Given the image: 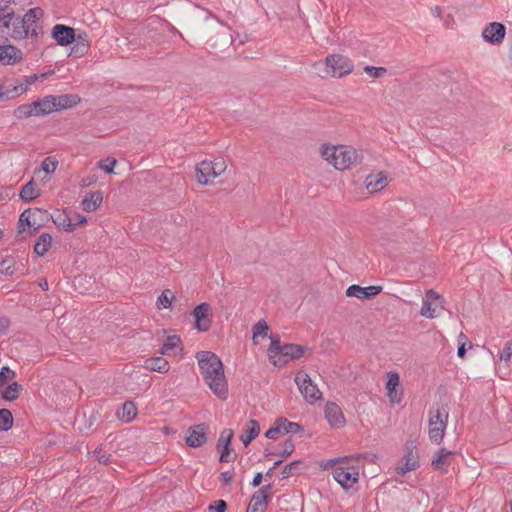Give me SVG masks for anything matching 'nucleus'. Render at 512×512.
<instances>
[{"label": "nucleus", "instance_id": "53", "mask_svg": "<svg viewBox=\"0 0 512 512\" xmlns=\"http://www.w3.org/2000/svg\"><path fill=\"white\" fill-rule=\"evenodd\" d=\"M115 164H116V160L115 159L107 158L106 160L100 162V167L105 172L111 173L113 171V168H114Z\"/></svg>", "mask_w": 512, "mask_h": 512}, {"label": "nucleus", "instance_id": "61", "mask_svg": "<svg viewBox=\"0 0 512 512\" xmlns=\"http://www.w3.org/2000/svg\"><path fill=\"white\" fill-rule=\"evenodd\" d=\"M347 288L356 289V288H382V287L380 285L361 286V285H358V284H351Z\"/></svg>", "mask_w": 512, "mask_h": 512}, {"label": "nucleus", "instance_id": "46", "mask_svg": "<svg viewBox=\"0 0 512 512\" xmlns=\"http://www.w3.org/2000/svg\"><path fill=\"white\" fill-rule=\"evenodd\" d=\"M364 71L366 74H368L372 78H381L387 72L385 67H381V66L375 67V66H370V65H366L364 67Z\"/></svg>", "mask_w": 512, "mask_h": 512}, {"label": "nucleus", "instance_id": "17", "mask_svg": "<svg viewBox=\"0 0 512 512\" xmlns=\"http://www.w3.org/2000/svg\"><path fill=\"white\" fill-rule=\"evenodd\" d=\"M207 440V426L199 424L191 427L186 436V443L190 447H200Z\"/></svg>", "mask_w": 512, "mask_h": 512}, {"label": "nucleus", "instance_id": "54", "mask_svg": "<svg viewBox=\"0 0 512 512\" xmlns=\"http://www.w3.org/2000/svg\"><path fill=\"white\" fill-rule=\"evenodd\" d=\"M69 213H70V215H71V220H72V222H74V223H75V228H76L78 225H81V224H84V223H86V222H87V219H86V217H85V216H83V215H81V214H79V213H77V212H72V211H70Z\"/></svg>", "mask_w": 512, "mask_h": 512}, {"label": "nucleus", "instance_id": "43", "mask_svg": "<svg viewBox=\"0 0 512 512\" xmlns=\"http://www.w3.org/2000/svg\"><path fill=\"white\" fill-rule=\"evenodd\" d=\"M15 272V260L13 258H6L0 262V273L6 276H11Z\"/></svg>", "mask_w": 512, "mask_h": 512}, {"label": "nucleus", "instance_id": "19", "mask_svg": "<svg viewBox=\"0 0 512 512\" xmlns=\"http://www.w3.org/2000/svg\"><path fill=\"white\" fill-rule=\"evenodd\" d=\"M22 59V52L13 45H0V63L13 65Z\"/></svg>", "mask_w": 512, "mask_h": 512}, {"label": "nucleus", "instance_id": "29", "mask_svg": "<svg viewBox=\"0 0 512 512\" xmlns=\"http://www.w3.org/2000/svg\"><path fill=\"white\" fill-rule=\"evenodd\" d=\"M449 412L445 404L435 403L429 410V419L436 422L448 424Z\"/></svg>", "mask_w": 512, "mask_h": 512}, {"label": "nucleus", "instance_id": "49", "mask_svg": "<svg viewBox=\"0 0 512 512\" xmlns=\"http://www.w3.org/2000/svg\"><path fill=\"white\" fill-rule=\"evenodd\" d=\"M512 357V341H507L503 350L499 354L500 361L508 363Z\"/></svg>", "mask_w": 512, "mask_h": 512}, {"label": "nucleus", "instance_id": "36", "mask_svg": "<svg viewBox=\"0 0 512 512\" xmlns=\"http://www.w3.org/2000/svg\"><path fill=\"white\" fill-rule=\"evenodd\" d=\"M20 198L25 202H30L40 196L39 190H36L33 180L26 183L20 191Z\"/></svg>", "mask_w": 512, "mask_h": 512}, {"label": "nucleus", "instance_id": "22", "mask_svg": "<svg viewBox=\"0 0 512 512\" xmlns=\"http://www.w3.org/2000/svg\"><path fill=\"white\" fill-rule=\"evenodd\" d=\"M365 184L370 193L378 192L387 185V176L384 172L370 174L366 177Z\"/></svg>", "mask_w": 512, "mask_h": 512}, {"label": "nucleus", "instance_id": "64", "mask_svg": "<svg viewBox=\"0 0 512 512\" xmlns=\"http://www.w3.org/2000/svg\"><path fill=\"white\" fill-rule=\"evenodd\" d=\"M431 12H432L433 16L441 17L442 10L439 6H435L434 8H432Z\"/></svg>", "mask_w": 512, "mask_h": 512}, {"label": "nucleus", "instance_id": "39", "mask_svg": "<svg viewBox=\"0 0 512 512\" xmlns=\"http://www.w3.org/2000/svg\"><path fill=\"white\" fill-rule=\"evenodd\" d=\"M20 390L21 385H19L17 382H13L2 391V397L5 400L13 401L18 398Z\"/></svg>", "mask_w": 512, "mask_h": 512}, {"label": "nucleus", "instance_id": "27", "mask_svg": "<svg viewBox=\"0 0 512 512\" xmlns=\"http://www.w3.org/2000/svg\"><path fill=\"white\" fill-rule=\"evenodd\" d=\"M429 425V438L433 443L440 444L443 440L445 431H446V424L444 422H436L432 420H428Z\"/></svg>", "mask_w": 512, "mask_h": 512}, {"label": "nucleus", "instance_id": "48", "mask_svg": "<svg viewBox=\"0 0 512 512\" xmlns=\"http://www.w3.org/2000/svg\"><path fill=\"white\" fill-rule=\"evenodd\" d=\"M57 165H58V162L54 158L47 157L43 160V162L41 164V168L45 173L50 174V173L55 172Z\"/></svg>", "mask_w": 512, "mask_h": 512}, {"label": "nucleus", "instance_id": "59", "mask_svg": "<svg viewBox=\"0 0 512 512\" xmlns=\"http://www.w3.org/2000/svg\"><path fill=\"white\" fill-rule=\"evenodd\" d=\"M220 478L225 483H230L232 481V474L228 471L221 473Z\"/></svg>", "mask_w": 512, "mask_h": 512}, {"label": "nucleus", "instance_id": "58", "mask_svg": "<svg viewBox=\"0 0 512 512\" xmlns=\"http://www.w3.org/2000/svg\"><path fill=\"white\" fill-rule=\"evenodd\" d=\"M262 479H263L262 473H257L252 480V483H251L252 486H254V487L259 486L262 482Z\"/></svg>", "mask_w": 512, "mask_h": 512}, {"label": "nucleus", "instance_id": "12", "mask_svg": "<svg viewBox=\"0 0 512 512\" xmlns=\"http://www.w3.org/2000/svg\"><path fill=\"white\" fill-rule=\"evenodd\" d=\"M23 21L24 20H22V17L17 16L13 11V16L11 18L7 17L6 19L0 22L2 23L3 27L7 29L11 28L10 35L12 38L24 39L28 35H30V33L26 29V26L24 25Z\"/></svg>", "mask_w": 512, "mask_h": 512}, {"label": "nucleus", "instance_id": "47", "mask_svg": "<svg viewBox=\"0 0 512 512\" xmlns=\"http://www.w3.org/2000/svg\"><path fill=\"white\" fill-rule=\"evenodd\" d=\"M213 165L215 178L223 174L227 168L226 162L222 157H217L211 161Z\"/></svg>", "mask_w": 512, "mask_h": 512}, {"label": "nucleus", "instance_id": "51", "mask_svg": "<svg viewBox=\"0 0 512 512\" xmlns=\"http://www.w3.org/2000/svg\"><path fill=\"white\" fill-rule=\"evenodd\" d=\"M300 463V461H293L284 466L281 472L282 478H288L289 476H291L293 474V471L298 468Z\"/></svg>", "mask_w": 512, "mask_h": 512}, {"label": "nucleus", "instance_id": "11", "mask_svg": "<svg viewBox=\"0 0 512 512\" xmlns=\"http://www.w3.org/2000/svg\"><path fill=\"white\" fill-rule=\"evenodd\" d=\"M506 35V28L500 22H491L482 31L483 39L491 45H499Z\"/></svg>", "mask_w": 512, "mask_h": 512}, {"label": "nucleus", "instance_id": "40", "mask_svg": "<svg viewBox=\"0 0 512 512\" xmlns=\"http://www.w3.org/2000/svg\"><path fill=\"white\" fill-rule=\"evenodd\" d=\"M380 291L381 290H346V296L364 300L377 295Z\"/></svg>", "mask_w": 512, "mask_h": 512}, {"label": "nucleus", "instance_id": "30", "mask_svg": "<svg viewBox=\"0 0 512 512\" xmlns=\"http://www.w3.org/2000/svg\"><path fill=\"white\" fill-rule=\"evenodd\" d=\"M137 415V407L132 401H127L117 412V417L124 423H130Z\"/></svg>", "mask_w": 512, "mask_h": 512}, {"label": "nucleus", "instance_id": "2", "mask_svg": "<svg viewBox=\"0 0 512 512\" xmlns=\"http://www.w3.org/2000/svg\"><path fill=\"white\" fill-rule=\"evenodd\" d=\"M374 455L357 454L337 457L321 463L324 470H331L335 481L345 490L352 488L359 481L361 459L373 460Z\"/></svg>", "mask_w": 512, "mask_h": 512}, {"label": "nucleus", "instance_id": "35", "mask_svg": "<svg viewBox=\"0 0 512 512\" xmlns=\"http://www.w3.org/2000/svg\"><path fill=\"white\" fill-rule=\"evenodd\" d=\"M181 345V339L179 336H176V335H172V336H168L162 346V348L160 349V353L162 355H167V356H170V355H173L175 354L174 353V350L178 349Z\"/></svg>", "mask_w": 512, "mask_h": 512}, {"label": "nucleus", "instance_id": "44", "mask_svg": "<svg viewBox=\"0 0 512 512\" xmlns=\"http://www.w3.org/2000/svg\"><path fill=\"white\" fill-rule=\"evenodd\" d=\"M170 290H164L163 293L157 299V307L161 308H169L174 300V295L169 293Z\"/></svg>", "mask_w": 512, "mask_h": 512}, {"label": "nucleus", "instance_id": "41", "mask_svg": "<svg viewBox=\"0 0 512 512\" xmlns=\"http://www.w3.org/2000/svg\"><path fill=\"white\" fill-rule=\"evenodd\" d=\"M13 424L12 413L7 409L0 410V430L8 431Z\"/></svg>", "mask_w": 512, "mask_h": 512}, {"label": "nucleus", "instance_id": "26", "mask_svg": "<svg viewBox=\"0 0 512 512\" xmlns=\"http://www.w3.org/2000/svg\"><path fill=\"white\" fill-rule=\"evenodd\" d=\"M453 452L447 450L446 448H440L435 457L432 460V466L435 470L446 471L448 465L450 464V458L452 457Z\"/></svg>", "mask_w": 512, "mask_h": 512}, {"label": "nucleus", "instance_id": "52", "mask_svg": "<svg viewBox=\"0 0 512 512\" xmlns=\"http://www.w3.org/2000/svg\"><path fill=\"white\" fill-rule=\"evenodd\" d=\"M227 505L224 500H218L214 502L213 504L209 505V511L210 512H224Z\"/></svg>", "mask_w": 512, "mask_h": 512}, {"label": "nucleus", "instance_id": "28", "mask_svg": "<svg viewBox=\"0 0 512 512\" xmlns=\"http://www.w3.org/2000/svg\"><path fill=\"white\" fill-rule=\"evenodd\" d=\"M32 103L35 110V116L47 115L55 111V103L52 100V95L46 96L43 99Z\"/></svg>", "mask_w": 512, "mask_h": 512}, {"label": "nucleus", "instance_id": "4", "mask_svg": "<svg viewBox=\"0 0 512 512\" xmlns=\"http://www.w3.org/2000/svg\"><path fill=\"white\" fill-rule=\"evenodd\" d=\"M313 67L322 78H341L350 74L354 69L352 60L341 54L328 55L324 61L315 62Z\"/></svg>", "mask_w": 512, "mask_h": 512}, {"label": "nucleus", "instance_id": "38", "mask_svg": "<svg viewBox=\"0 0 512 512\" xmlns=\"http://www.w3.org/2000/svg\"><path fill=\"white\" fill-rule=\"evenodd\" d=\"M252 339L255 345L259 344V338H265L269 332V326L265 320H259L252 328Z\"/></svg>", "mask_w": 512, "mask_h": 512}, {"label": "nucleus", "instance_id": "62", "mask_svg": "<svg viewBox=\"0 0 512 512\" xmlns=\"http://www.w3.org/2000/svg\"><path fill=\"white\" fill-rule=\"evenodd\" d=\"M282 463V459L277 460L274 465L267 471L266 476L270 477L273 471Z\"/></svg>", "mask_w": 512, "mask_h": 512}, {"label": "nucleus", "instance_id": "8", "mask_svg": "<svg viewBox=\"0 0 512 512\" xmlns=\"http://www.w3.org/2000/svg\"><path fill=\"white\" fill-rule=\"evenodd\" d=\"M302 430V427L296 422H290L286 418H278L273 426L265 433L268 439L276 440L285 434H296Z\"/></svg>", "mask_w": 512, "mask_h": 512}, {"label": "nucleus", "instance_id": "16", "mask_svg": "<svg viewBox=\"0 0 512 512\" xmlns=\"http://www.w3.org/2000/svg\"><path fill=\"white\" fill-rule=\"evenodd\" d=\"M325 417L333 428H341L346 424V420L341 408L335 403H327L325 406Z\"/></svg>", "mask_w": 512, "mask_h": 512}, {"label": "nucleus", "instance_id": "7", "mask_svg": "<svg viewBox=\"0 0 512 512\" xmlns=\"http://www.w3.org/2000/svg\"><path fill=\"white\" fill-rule=\"evenodd\" d=\"M443 303L444 300L440 294L435 290H428L423 298L420 313L427 318L437 317L444 309Z\"/></svg>", "mask_w": 512, "mask_h": 512}, {"label": "nucleus", "instance_id": "15", "mask_svg": "<svg viewBox=\"0 0 512 512\" xmlns=\"http://www.w3.org/2000/svg\"><path fill=\"white\" fill-rule=\"evenodd\" d=\"M52 37L56 40L60 46H66L74 43L75 41V30L72 27L57 24L52 29Z\"/></svg>", "mask_w": 512, "mask_h": 512}, {"label": "nucleus", "instance_id": "18", "mask_svg": "<svg viewBox=\"0 0 512 512\" xmlns=\"http://www.w3.org/2000/svg\"><path fill=\"white\" fill-rule=\"evenodd\" d=\"M233 438V431L231 429H224L217 442V449L221 451L220 461H230V444Z\"/></svg>", "mask_w": 512, "mask_h": 512}, {"label": "nucleus", "instance_id": "57", "mask_svg": "<svg viewBox=\"0 0 512 512\" xmlns=\"http://www.w3.org/2000/svg\"><path fill=\"white\" fill-rule=\"evenodd\" d=\"M455 23L454 16L452 14H448L444 18V24L446 27H451Z\"/></svg>", "mask_w": 512, "mask_h": 512}, {"label": "nucleus", "instance_id": "24", "mask_svg": "<svg viewBox=\"0 0 512 512\" xmlns=\"http://www.w3.org/2000/svg\"><path fill=\"white\" fill-rule=\"evenodd\" d=\"M143 367L158 373H167L170 369L169 362L160 356L145 359Z\"/></svg>", "mask_w": 512, "mask_h": 512}, {"label": "nucleus", "instance_id": "23", "mask_svg": "<svg viewBox=\"0 0 512 512\" xmlns=\"http://www.w3.org/2000/svg\"><path fill=\"white\" fill-rule=\"evenodd\" d=\"M52 100L55 103V111H60L76 106L80 102V97L77 94H63L52 96Z\"/></svg>", "mask_w": 512, "mask_h": 512}, {"label": "nucleus", "instance_id": "10", "mask_svg": "<svg viewBox=\"0 0 512 512\" xmlns=\"http://www.w3.org/2000/svg\"><path fill=\"white\" fill-rule=\"evenodd\" d=\"M43 15V10L39 7H35L29 9L26 12V14L22 17L26 29L30 33V36L33 38H37L38 35L42 33V26L40 20L43 17Z\"/></svg>", "mask_w": 512, "mask_h": 512}, {"label": "nucleus", "instance_id": "63", "mask_svg": "<svg viewBox=\"0 0 512 512\" xmlns=\"http://www.w3.org/2000/svg\"><path fill=\"white\" fill-rule=\"evenodd\" d=\"M38 287L39 288H48V281L46 278H39L38 279Z\"/></svg>", "mask_w": 512, "mask_h": 512}, {"label": "nucleus", "instance_id": "55", "mask_svg": "<svg viewBox=\"0 0 512 512\" xmlns=\"http://www.w3.org/2000/svg\"><path fill=\"white\" fill-rule=\"evenodd\" d=\"M10 326V321L5 316H0V335H3L6 333Z\"/></svg>", "mask_w": 512, "mask_h": 512}, {"label": "nucleus", "instance_id": "37", "mask_svg": "<svg viewBox=\"0 0 512 512\" xmlns=\"http://www.w3.org/2000/svg\"><path fill=\"white\" fill-rule=\"evenodd\" d=\"M403 463L398 467L399 474H405L409 471H412L416 467V460L413 455L412 449L407 446V452L403 458Z\"/></svg>", "mask_w": 512, "mask_h": 512}, {"label": "nucleus", "instance_id": "6", "mask_svg": "<svg viewBox=\"0 0 512 512\" xmlns=\"http://www.w3.org/2000/svg\"><path fill=\"white\" fill-rule=\"evenodd\" d=\"M295 383L307 402L314 403L321 399V391L306 372L299 371L295 376Z\"/></svg>", "mask_w": 512, "mask_h": 512}, {"label": "nucleus", "instance_id": "60", "mask_svg": "<svg viewBox=\"0 0 512 512\" xmlns=\"http://www.w3.org/2000/svg\"><path fill=\"white\" fill-rule=\"evenodd\" d=\"M466 350H465V342H462L461 345L458 347L457 355L460 358H463L465 356Z\"/></svg>", "mask_w": 512, "mask_h": 512}, {"label": "nucleus", "instance_id": "5", "mask_svg": "<svg viewBox=\"0 0 512 512\" xmlns=\"http://www.w3.org/2000/svg\"><path fill=\"white\" fill-rule=\"evenodd\" d=\"M271 344L268 348L269 360L275 366H283L290 360L299 359L303 356L306 347L297 344L281 345L280 340L276 336H271Z\"/></svg>", "mask_w": 512, "mask_h": 512}, {"label": "nucleus", "instance_id": "25", "mask_svg": "<svg viewBox=\"0 0 512 512\" xmlns=\"http://www.w3.org/2000/svg\"><path fill=\"white\" fill-rule=\"evenodd\" d=\"M260 425L259 423L251 419L247 422L245 429L243 430L240 440L244 444V446H248L260 433Z\"/></svg>", "mask_w": 512, "mask_h": 512}, {"label": "nucleus", "instance_id": "50", "mask_svg": "<svg viewBox=\"0 0 512 512\" xmlns=\"http://www.w3.org/2000/svg\"><path fill=\"white\" fill-rule=\"evenodd\" d=\"M294 449V442L291 439H288L284 442L282 450L278 453V455L287 458L293 453Z\"/></svg>", "mask_w": 512, "mask_h": 512}, {"label": "nucleus", "instance_id": "42", "mask_svg": "<svg viewBox=\"0 0 512 512\" xmlns=\"http://www.w3.org/2000/svg\"><path fill=\"white\" fill-rule=\"evenodd\" d=\"M14 113L18 119H25L31 116H35L33 103L20 105L17 107Z\"/></svg>", "mask_w": 512, "mask_h": 512}, {"label": "nucleus", "instance_id": "31", "mask_svg": "<svg viewBox=\"0 0 512 512\" xmlns=\"http://www.w3.org/2000/svg\"><path fill=\"white\" fill-rule=\"evenodd\" d=\"M103 200L102 193L100 191H96L91 193L89 196L85 197L82 200V208L86 212L95 211Z\"/></svg>", "mask_w": 512, "mask_h": 512}, {"label": "nucleus", "instance_id": "9", "mask_svg": "<svg viewBox=\"0 0 512 512\" xmlns=\"http://www.w3.org/2000/svg\"><path fill=\"white\" fill-rule=\"evenodd\" d=\"M385 388L387 397L392 405L400 404L403 399V389L400 383V376L397 372L389 371L386 374Z\"/></svg>", "mask_w": 512, "mask_h": 512}, {"label": "nucleus", "instance_id": "20", "mask_svg": "<svg viewBox=\"0 0 512 512\" xmlns=\"http://www.w3.org/2000/svg\"><path fill=\"white\" fill-rule=\"evenodd\" d=\"M209 312H210V306L207 303H202L194 309L193 315H194L196 327L198 330L207 331L209 329V327H210V320L208 319Z\"/></svg>", "mask_w": 512, "mask_h": 512}, {"label": "nucleus", "instance_id": "1", "mask_svg": "<svg viewBox=\"0 0 512 512\" xmlns=\"http://www.w3.org/2000/svg\"><path fill=\"white\" fill-rule=\"evenodd\" d=\"M198 366L205 384L220 400L228 397V382L221 359L213 352L200 351L196 354Z\"/></svg>", "mask_w": 512, "mask_h": 512}, {"label": "nucleus", "instance_id": "13", "mask_svg": "<svg viewBox=\"0 0 512 512\" xmlns=\"http://www.w3.org/2000/svg\"><path fill=\"white\" fill-rule=\"evenodd\" d=\"M46 215V212L39 208L27 209L23 211L19 217L18 233H22L25 227H31L34 231L41 228L42 224L37 219H31L32 216Z\"/></svg>", "mask_w": 512, "mask_h": 512}, {"label": "nucleus", "instance_id": "21", "mask_svg": "<svg viewBox=\"0 0 512 512\" xmlns=\"http://www.w3.org/2000/svg\"><path fill=\"white\" fill-rule=\"evenodd\" d=\"M197 181L202 185H208L215 179L213 165L211 161L204 160L196 167Z\"/></svg>", "mask_w": 512, "mask_h": 512}, {"label": "nucleus", "instance_id": "33", "mask_svg": "<svg viewBox=\"0 0 512 512\" xmlns=\"http://www.w3.org/2000/svg\"><path fill=\"white\" fill-rule=\"evenodd\" d=\"M53 221L57 227L66 232H72L75 230V223L72 222L71 215L67 211L57 214Z\"/></svg>", "mask_w": 512, "mask_h": 512}, {"label": "nucleus", "instance_id": "34", "mask_svg": "<svg viewBox=\"0 0 512 512\" xmlns=\"http://www.w3.org/2000/svg\"><path fill=\"white\" fill-rule=\"evenodd\" d=\"M52 237L48 233H42L34 245V252L38 256H44L51 247Z\"/></svg>", "mask_w": 512, "mask_h": 512}, {"label": "nucleus", "instance_id": "14", "mask_svg": "<svg viewBox=\"0 0 512 512\" xmlns=\"http://www.w3.org/2000/svg\"><path fill=\"white\" fill-rule=\"evenodd\" d=\"M271 485L263 486L251 498L247 507V512H265L267 509L268 494L271 491Z\"/></svg>", "mask_w": 512, "mask_h": 512}, {"label": "nucleus", "instance_id": "3", "mask_svg": "<svg viewBox=\"0 0 512 512\" xmlns=\"http://www.w3.org/2000/svg\"><path fill=\"white\" fill-rule=\"evenodd\" d=\"M321 156L338 170H345L360 164L363 160L361 151L350 146L322 145Z\"/></svg>", "mask_w": 512, "mask_h": 512}, {"label": "nucleus", "instance_id": "45", "mask_svg": "<svg viewBox=\"0 0 512 512\" xmlns=\"http://www.w3.org/2000/svg\"><path fill=\"white\" fill-rule=\"evenodd\" d=\"M12 0H0V21L13 16Z\"/></svg>", "mask_w": 512, "mask_h": 512}, {"label": "nucleus", "instance_id": "56", "mask_svg": "<svg viewBox=\"0 0 512 512\" xmlns=\"http://www.w3.org/2000/svg\"><path fill=\"white\" fill-rule=\"evenodd\" d=\"M14 372L10 370L8 367H2L0 370V382L6 381L7 378L13 377Z\"/></svg>", "mask_w": 512, "mask_h": 512}, {"label": "nucleus", "instance_id": "32", "mask_svg": "<svg viewBox=\"0 0 512 512\" xmlns=\"http://www.w3.org/2000/svg\"><path fill=\"white\" fill-rule=\"evenodd\" d=\"M74 42H75V44L73 45V47L71 49V55H73L74 57H77V58L84 56L88 52V49H89L87 35L79 34L75 38Z\"/></svg>", "mask_w": 512, "mask_h": 512}]
</instances>
